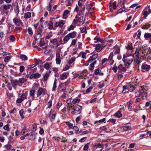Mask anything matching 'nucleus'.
<instances>
[{
    "mask_svg": "<svg viewBox=\"0 0 151 151\" xmlns=\"http://www.w3.org/2000/svg\"><path fill=\"white\" fill-rule=\"evenodd\" d=\"M96 63V60L94 61L93 63H91L90 66L91 67V68H93L94 67V65Z\"/></svg>",
    "mask_w": 151,
    "mask_h": 151,
    "instance_id": "obj_60",
    "label": "nucleus"
},
{
    "mask_svg": "<svg viewBox=\"0 0 151 151\" xmlns=\"http://www.w3.org/2000/svg\"><path fill=\"white\" fill-rule=\"evenodd\" d=\"M133 56H127L125 55H123L122 61L126 63L125 67L127 68H129V66L133 61Z\"/></svg>",
    "mask_w": 151,
    "mask_h": 151,
    "instance_id": "obj_1",
    "label": "nucleus"
},
{
    "mask_svg": "<svg viewBox=\"0 0 151 151\" xmlns=\"http://www.w3.org/2000/svg\"><path fill=\"white\" fill-rule=\"evenodd\" d=\"M27 80V79L24 78H19V82L22 84H23Z\"/></svg>",
    "mask_w": 151,
    "mask_h": 151,
    "instance_id": "obj_28",
    "label": "nucleus"
},
{
    "mask_svg": "<svg viewBox=\"0 0 151 151\" xmlns=\"http://www.w3.org/2000/svg\"><path fill=\"white\" fill-rule=\"evenodd\" d=\"M74 27L73 25H71L68 28V31H70L71 30H73L74 29Z\"/></svg>",
    "mask_w": 151,
    "mask_h": 151,
    "instance_id": "obj_59",
    "label": "nucleus"
},
{
    "mask_svg": "<svg viewBox=\"0 0 151 151\" xmlns=\"http://www.w3.org/2000/svg\"><path fill=\"white\" fill-rule=\"evenodd\" d=\"M10 81H11V83L12 84V87L13 88H15L16 86V84L15 83V82H14V80H13V79H11Z\"/></svg>",
    "mask_w": 151,
    "mask_h": 151,
    "instance_id": "obj_52",
    "label": "nucleus"
},
{
    "mask_svg": "<svg viewBox=\"0 0 151 151\" xmlns=\"http://www.w3.org/2000/svg\"><path fill=\"white\" fill-rule=\"evenodd\" d=\"M134 61L139 64L140 63L139 53L138 51L136 50L135 53L134 54L133 57Z\"/></svg>",
    "mask_w": 151,
    "mask_h": 151,
    "instance_id": "obj_3",
    "label": "nucleus"
},
{
    "mask_svg": "<svg viewBox=\"0 0 151 151\" xmlns=\"http://www.w3.org/2000/svg\"><path fill=\"white\" fill-rule=\"evenodd\" d=\"M95 49L97 52H100L102 50V48H101V45L100 44L96 45Z\"/></svg>",
    "mask_w": 151,
    "mask_h": 151,
    "instance_id": "obj_20",
    "label": "nucleus"
},
{
    "mask_svg": "<svg viewBox=\"0 0 151 151\" xmlns=\"http://www.w3.org/2000/svg\"><path fill=\"white\" fill-rule=\"evenodd\" d=\"M48 25H49V27L48 28L50 29L51 30L52 29H53L54 30L55 29L53 28V23L51 21H50L49 22Z\"/></svg>",
    "mask_w": 151,
    "mask_h": 151,
    "instance_id": "obj_30",
    "label": "nucleus"
},
{
    "mask_svg": "<svg viewBox=\"0 0 151 151\" xmlns=\"http://www.w3.org/2000/svg\"><path fill=\"white\" fill-rule=\"evenodd\" d=\"M26 98V96L24 93L22 94L20 96V98L22 101L25 99Z\"/></svg>",
    "mask_w": 151,
    "mask_h": 151,
    "instance_id": "obj_56",
    "label": "nucleus"
},
{
    "mask_svg": "<svg viewBox=\"0 0 151 151\" xmlns=\"http://www.w3.org/2000/svg\"><path fill=\"white\" fill-rule=\"evenodd\" d=\"M139 90L140 92L141 93H143L144 92H146V89L142 86L140 87Z\"/></svg>",
    "mask_w": 151,
    "mask_h": 151,
    "instance_id": "obj_42",
    "label": "nucleus"
},
{
    "mask_svg": "<svg viewBox=\"0 0 151 151\" xmlns=\"http://www.w3.org/2000/svg\"><path fill=\"white\" fill-rule=\"evenodd\" d=\"M51 3L50 2L49 4V6L47 7V9L48 11H51V7H52V5H51Z\"/></svg>",
    "mask_w": 151,
    "mask_h": 151,
    "instance_id": "obj_57",
    "label": "nucleus"
},
{
    "mask_svg": "<svg viewBox=\"0 0 151 151\" xmlns=\"http://www.w3.org/2000/svg\"><path fill=\"white\" fill-rule=\"evenodd\" d=\"M13 21L15 24L17 26H19L21 24H22L21 20L17 17L13 19Z\"/></svg>",
    "mask_w": 151,
    "mask_h": 151,
    "instance_id": "obj_7",
    "label": "nucleus"
},
{
    "mask_svg": "<svg viewBox=\"0 0 151 151\" xmlns=\"http://www.w3.org/2000/svg\"><path fill=\"white\" fill-rule=\"evenodd\" d=\"M92 89V87H90L86 90V93H88L90 92L91 91Z\"/></svg>",
    "mask_w": 151,
    "mask_h": 151,
    "instance_id": "obj_63",
    "label": "nucleus"
},
{
    "mask_svg": "<svg viewBox=\"0 0 151 151\" xmlns=\"http://www.w3.org/2000/svg\"><path fill=\"white\" fill-rule=\"evenodd\" d=\"M151 25L150 24H145L142 27V28L143 29H147L150 28Z\"/></svg>",
    "mask_w": 151,
    "mask_h": 151,
    "instance_id": "obj_33",
    "label": "nucleus"
},
{
    "mask_svg": "<svg viewBox=\"0 0 151 151\" xmlns=\"http://www.w3.org/2000/svg\"><path fill=\"white\" fill-rule=\"evenodd\" d=\"M41 76L40 74L37 73H32L29 77L30 79H32L33 78H40Z\"/></svg>",
    "mask_w": 151,
    "mask_h": 151,
    "instance_id": "obj_8",
    "label": "nucleus"
},
{
    "mask_svg": "<svg viewBox=\"0 0 151 151\" xmlns=\"http://www.w3.org/2000/svg\"><path fill=\"white\" fill-rule=\"evenodd\" d=\"M9 141L8 142V143H12L14 141V140L13 139V138L11 136L9 137Z\"/></svg>",
    "mask_w": 151,
    "mask_h": 151,
    "instance_id": "obj_47",
    "label": "nucleus"
},
{
    "mask_svg": "<svg viewBox=\"0 0 151 151\" xmlns=\"http://www.w3.org/2000/svg\"><path fill=\"white\" fill-rule=\"evenodd\" d=\"M113 52H111L110 53L109 56V57L108 60L110 61L112 60L113 57Z\"/></svg>",
    "mask_w": 151,
    "mask_h": 151,
    "instance_id": "obj_45",
    "label": "nucleus"
},
{
    "mask_svg": "<svg viewBox=\"0 0 151 151\" xmlns=\"http://www.w3.org/2000/svg\"><path fill=\"white\" fill-rule=\"evenodd\" d=\"M49 76V74L48 73H46L43 77V79L44 81H46L47 80Z\"/></svg>",
    "mask_w": 151,
    "mask_h": 151,
    "instance_id": "obj_39",
    "label": "nucleus"
},
{
    "mask_svg": "<svg viewBox=\"0 0 151 151\" xmlns=\"http://www.w3.org/2000/svg\"><path fill=\"white\" fill-rule=\"evenodd\" d=\"M98 57V54H94L92 56H91L88 60L86 61L88 63H91L92 61L93 62Z\"/></svg>",
    "mask_w": 151,
    "mask_h": 151,
    "instance_id": "obj_4",
    "label": "nucleus"
},
{
    "mask_svg": "<svg viewBox=\"0 0 151 151\" xmlns=\"http://www.w3.org/2000/svg\"><path fill=\"white\" fill-rule=\"evenodd\" d=\"M20 58L23 60H26L27 59V57L25 55H21L20 56Z\"/></svg>",
    "mask_w": 151,
    "mask_h": 151,
    "instance_id": "obj_34",
    "label": "nucleus"
},
{
    "mask_svg": "<svg viewBox=\"0 0 151 151\" xmlns=\"http://www.w3.org/2000/svg\"><path fill=\"white\" fill-rule=\"evenodd\" d=\"M31 14L30 12H28L24 14V18L25 19H28L31 17Z\"/></svg>",
    "mask_w": 151,
    "mask_h": 151,
    "instance_id": "obj_22",
    "label": "nucleus"
},
{
    "mask_svg": "<svg viewBox=\"0 0 151 151\" xmlns=\"http://www.w3.org/2000/svg\"><path fill=\"white\" fill-rule=\"evenodd\" d=\"M125 7L124 5L123 7H122L119 9L117 12V14H119L122 13L123 12L125 11Z\"/></svg>",
    "mask_w": 151,
    "mask_h": 151,
    "instance_id": "obj_27",
    "label": "nucleus"
},
{
    "mask_svg": "<svg viewBox=\"0 0 151 151\" xmlns=\"http://www.w3.org/2000/svg\"><path fill=\"white\" fill-rule=\"evenodd\" d=\"M77 34L76 32L73 31L72 32H71L68 34L70 38H74L76 35Z\"/></svg>",
    "mask_w": 151,
    "mask_h": 151,
    "instance_id": "obj_16",
    "label": "nucleus"
},
{
    "mask_svg": "<svg viewBox=\"0 0 151 151\" xmlns=\"http://www.w3.org/2000/svg\"><path fill=\"white\" fill-rule=\"evenodd\" d=\"M118 68L119 70V72H120L122 73L124 72L126 70V69L124 67H123L122 64H120L118 66Z\"/></svg>",
    "mask_w": 151,
    "mask_h": 151,
    "instance_id": "obj_11",
    "label": "nucleus"
},
{
    "mask_svg": "<svg viewBox=\"0 0 151 151\" xmlns=\"http://www.w3.org/2000/svg\"><path fill=\"white\" fill-rule=\"evenodd\" d=\"M87 137H83L79 141V142H83L85 140H86L87 139Z\"/></svg>",
    "mask_w": 151,
    "mask_h": 151,
    "instance_id": "obj_61",
    "label": "nucleus"
},
{
    "mask_svg": "<svg viewBox=\"0 0 151 151\" xmlns=\"http://www.w3.org/2000/svg\"><path fill=\"white\" fill-rule=\"evenodd\" d=\"M51 63H46L44 65V67L47 70L49 69L50 67H51Z\"/></svg>",
    "mask_w": 151,
    "mask_h": 151,
    "instance_id": "obj_25",
    "label": "nucleus"
},
{
    "mask_svg": "<svg viewBox=\"0 0 151 151\" xmlns=\"http://www.w3.org/2000/svg\"><path fill=\"white\" fill-rule=\"evenodd\" d=\"M37 134V133L32 134L30 135V137L29 138V139L33 140L36 138V135Z\"/></svg>",
    "mask_w": 151,
    "mask_h": 151,
    "instance_id": "obj_19",
    "label": "nucleus"
},
{
    "mask_svg": "<svg viewBox=\"0 0 151 151\" xmlns=\"http://www.w3.org/2000/svg\"><path fill=\"white\" fill-rule=\"evenodd\" d=\"M123 90L122 91V93H125L128 91L129 90V88H127L126 86H124L123 87Z\"/></svg>",
    "mask_w": 151,
    "mask_h": 151,
    "instance_id": "obj_32",
    "label": "nucleus"
},
{
    "mask_svg": "<svg viewBox=\"0 0 151 151\" xmlns=\"http://www.w3.org/2000/svg\"><path fill=\"white\" fill-rule=\"evenodd\" d=\"M12 6L11 4H3L2 6V7L4 9L7 10L9 9Z\"/></svg>",
    "mask_w": 151,
    "mask_h": 151,
    "instance_id": "obj_13",
    "label": "nucleus"
},
{
    "mask_svg": "<svg viewBox=\"0 0 151 151\" xmlns=\"http://www.w3.org/2000/svg\"><path fill=\"white\" fill-rule=\"evenodd\" d=\"M52 101L51 100H50L47 103V105L49 108H50L52 105Z\"/></svg>",
    "mask_w": 151,
    "mask_h": 151,
    "instance_id": "obj_62",
    "label": "nucleus"
},
{
    "mask_svg": "<svg viewBox=\"0 0 151 151\" xmlns=\"http://www.w3.org/2000/svg\"><path fill=\"white\" fill-rule=\"evenodd\" d=\"M80 101V99L78 98H76L75 99H74L72 101V103L73 104H76L77 103H79Z\"/></svg>",
    "mask_w": 151,
    "mask_h": 151,
    "instance_id": "obj_36",
    "label": "nucleus"
},
{
    "mask_svg": "<svg viewBox=\"0 0 151 151\" xmlns=\"http://www.w3.org/2000/svg\"><path fill=\"white\" fill-rule=\"evenodd\" d=\"M70 38L69 36L67 35L63 39V41H64V43H66L68 40Z\"/></svg>",
    "mask_w": 151,
    "mask_h": 151,
    "instance_id": "obj_31",
    "label": "nucleus"
},
{
    "mask_svg": "<svg viewBox=\"0 0 151 151\" xmlns=\"http://www.w3.org/2000/svg\"><path fill=\"white\" fill-rule=\"evenodd\" d=\"M143 93H144L142 95V97L143 99H144L147 98V94L146 92H144Z\"/></svg>",
    "mask_w": 151,
    "mask_h": 151,
    "instance_id": "obj_53",
    "label": "nucleus"
},
{
    "mask_svg": "<svg viewBox=\"0 0 151 151\" xmlns=\"http://www.w3.org/2000/svg\"><path fill=\"white\" fill-rule=\"evenodd\" d=\"M52 32H50L49 34L47 35L45 37V39L49 40L50 38L52 37Z\"/></svg>",
    "mask_w": 151,
    "mask_h": 151,
    "instance_id": "obj_38",
    "label": "nucleus"
},
{
    "mask_svg": "<svg viewBox=\"0 0 151 151\" xmlns=\"http://www.w3.org/2000/svg\"><path fill=\"white\" fill-rule=\"evenodd\" d=\"M50 42L54 45H57V47L59 46L57 39L55 38L51 40L50 41Z\"/></svg>",
    "mask_w": 151,
    "mask_h": 151,
    "instance_id": "obj_17",
    "label": "nucleus"
},
{
    "mask_svg": "<svg viewBox=\"0 0 151 151\" xmlns=\"http://www.w3.org/2000/svg\"><path fill=\"white\" fill-rule=\"evenodd\" d=\"M101 43V48H102V49L107 44V41L106 40H103L102 41Z\"/></svg>",
    "mask_w": 151,
    "mask_h": 151,
    "instance_id": "obj_29",
    "label": "nucleus"
},
{
    "mask_svg": "<svg viewBox=\"0 0 151 151\" xmlns=\"http://www.w3.org/2000/svg\"><path fill=\"white\" fill-rule=\"evenodd\" d=\"M69 13L70 12L68 10H65L63 14V18L64 19H66L67 18V16L68 15Z\"/></svg>",
    "mask_w": 151,
    "mask_h": 151,
    "instance_id": "obj_18",
    "label": "nucleus"
},
{
    "mask_svg": "<svg viewBox=\"0 0 151 151\" xmlns=\"http://www.w3.org/2000/svg\"><path fill=\"white\" fill-rule=\"evenodd\" d=\"M56 61L57 64L60 65L61 62V60L60 59V55L59 53H57L56 55Z\"/></svg>",
    "mask_w": 151,
    "mask_h": 151,
    "instance_id": "obj_12",
    "label": "nucleus"
},
{
    "mask_svg": "<svg viewBox=\"0 0 151 151\" xmlns=\"http://www.w3.org/2000/svg\"><path fill=\"white\" fill-rule=\"evenodd\" d=\"M144 37L145 38L151 37V34L149 33H145L144 35Z\"/></svg>",
    "mask_w": 151,
    "mask_h": 151,
    "instance_id": "obj_43",
    "label": "nucleus"
},
{
    "mask_svg": "<svg viewBox=\"0 0 151 151\" xmlns=\"http://www.w3.org/2000/svg\"><path fill=\"white\" fill-rule=\"evenodd\" d=\"M66 73H64L60 75V79L61 80H63L67 78V76Z\"/></svg>",
    "mask_w": 151,
    "mask_h": 151,
    "instance_id": "obj_23",
    "label": "nucleus"
},
{
    "mask_svg": "<svg viewBox=\"0 0 151 151\" xmlns=\"http://www.w3.org/2000/svg\"><path fill=\"white\" fill-rule=\"evenodd\" d=\"M28 33L30 35H32L33 34L32 30L31 27H29L28 28Z\"/></svg>",
    "mask_w": 151,
    "mask_h": 151,
    "instance_id": "obj_46",
    "label": "nucleus"
},
{
    "mask_svg": "<svg viewBox=\"0 0 151 151\" xmlns=\"http://www.w3.org/2000/svg\"><path fill=\"white\" fill-rule=\"evenodd\" d=\"M24 111L23 109H21L19 111V114L21 116L22 118L23 119L24 118V116L23 115Z\"/></svg>",
    "mask_w": 151,
    "mask_h": 151,
    "instance_id": "obj_40",
    "label": "nucleus"
},
{
    "mask_svg": "<svg viewBox=\"0 0 151 151\" xmlns=\"http://www.w3.org/2000/svg\"><path fill=\"white\" fill-rule=\"evenodd\" d=\"M45 89L39 87L37 93V96L39 97L42 94L44 95L45 93Z\"/></svg>",
    "mask_w": 151,
    "mask_h": 151,
    "instance_id": "obj_5",
    "label": "nucleus"
},
{
    "mask_svg": "<svg viewBox=\"0 0 151 151\" xmlns=\"http://www.w3.org/2000/svg\"><path fill=\"white\" fill-rule=\"evenodd\" d=\"M114 116L118 118H120L122 116V114L120 110L118 111L116 113L114 114Z\"/></svg>",
    "mask_w": 151,
    "mask_h": 151,
    "instance_id": "obj_21",
    "label": "nucleus"
},
{
    "mask_svg": "<svg viewBox=\"0 0 151 151\" xmlns=\"http://www.w3.org/2000/svg\"><path fill=\"white\" fill-rule=\"evenodd\" d=\"M14 12L16 14V16L17 17L18 16V14L19 12V7L18 3L16 2L14 4Z\"/></svg>",
    "mask_w": 151,
    "mask_h": 151,
    "instance_id": "obj_6",
    "label": "nucleus"
},
{
    "mask_svg": "<svg viewBox=\"0 0 151 151\" xmlns=\"http://www.w3.org/2000/svg\"><path fill=\"white\" fill-rule=\"evenodd\" d=\"M9 39L10 41L14 42L15 40V38L14 35H12L10 36Z\"/></svg>",
    "mask_w": 151,
    "mask_h": 151,
    "instance_id": "obj_44",
    "label": "nucleus"
},
{
    "mask_svg": "<svg viewBox=\"0 0 151 151\" xmlns=\"http://www.w3.org/2000/svg\"><path fill=\"white\" fill-rule=\"evenodd\" d=\"M131 129V127L129 126H125L123 127V129L125 131H128Z\"/></svg>",
    "mask_w": 151,
    "mask_h": 151,
    "instance_id": "obj_37",
    "label": "nucleus"
},
{
    "mask_svg": "<svg viewBox=\"0 0 151 151\" xmlns=\"http://www.w3.org/2000/svg\"><path fill=\"white\" fill-rule=\"evenodd\" d=\"M11 57L9 56H7L4 59V62L6 63L8 62V60L10 59Z\"/></svg>",
    "mask_w": 151,
    "mask_h": 151,
    "instance_id": "obj_54",
    "label": "nucleus"
},
{
    "mask_svg": "<svg viewBox=\"0 0 151 151\" xmlns=\"http://www.w3.org/2000/svg\"><path fill=\"white\" fill-rule=\"evenodd\" d=\"M78 16H80V17L76 16L75 17V18L77 19L78 22L81 23L83 22V15H82V14L79 13Z\"/></svg>",
    "mask_w": 151,
    "mask_h": 151,
    "instance_id": "obj_9",
    "label": "nucleus"
},
{
    "mask_svg": "<svg viewBox=\"0 0 151 151\" xmlns=\"http://www.w3.org/2000/svg\"><path fill=\"white\" fill-rule=\"evenodd\" d=\"M151 105V101L147 102L145 104V106L146 107L148 106H149Z\"/></svg>",
    "mask_w": 151,
    "mask_h": 151,
    "instance_id": "obj_64",
    "label": "nucleus"
},
{
    "mask_svg": "<svg viewBox=\"0 0 151 151\" xmlns=\"http://www.w3.org/2000/svg\"><path fill=\"white\" fill-rule=\"evenodd\" d=\"M128 88H129V90L133 91V90L136 89V88L132 85H130L128 87Z\"/></svg>",
    "mask_w": 151,
    "mask_h": 151,
    "instance_id": "obj_35",
    "label": "nucleus"
},
{
    "mask_svg": "<svg viewBox=\"0 0 151 151\" xmlns=\"http://www.w3.org/2000/svg\"><path fill=\"white\" fill-rule=\"evenodd\" d=\"M43 27L42 24H41L38 27V29L37 31L38 34H37V35L39 36V37H41V35L40 33L42 32L43 29Z\"/></svg>",
    "mask_w": 151,
    "mask_h": 151,
    "instance_id": "obj_10",
    "label": "nucleus"
},
{
    "mask_svg": "<svg viewBox=\"0 0 151 151\" xmlns=\"http://www.w3.org/2000/svg\"><path fill=\"white\" fill-rule=\"evenodd\" d=\"M35 93V91L34 90H32L30 91L29 93V95L30 96L32 97V100H33L35 99L34 95Z\"/></svg>",
    "mask_w": 151,
    "mask_h": 151,
    "instance_id": "obj_24",
    "label": "nucleus"
},
{
    "mask_svg": "<svg viewBox=\"0 0 151 151\" xmlns=\"http://www.w3.org/2000/svg\"><path fill=\"white\" fill-rule=\"evenodd\" d=\"M111 6H112L114 10H115L116 9V1H114L112 4Z\"/></svg>",
    "mask_w": 151,
    "mask_h": 151,
    "instance_id": "obj_50",
    "label": "nucleus"
},
{
    "mask_svg": "<svg viewBox=\"0 0 151 151\" xmlns=\"http://www.w3.org/2000/svg\"><path fill=\"white\" fill-rule=\"evenodd\" d=\"M25 68L24 66L22 65L19 67V71L21 73L24 70Z\"/></svg>",
    "mask_w": 151,
    "mask_h": 151,
    "instance_id": "obj_49",
    "label": "nucleus"
},
{
    "mask_svg": "<svg viewBox=\"0 0 151 151\" xmlns=\"http://www.w3.org/2000/svg\"><path fill=\"white\" fill-rule=\"evenodd\" d=\"M57 79L56 78H55L54 81L53 83V86L52 88V91H55L56 90V88L57 87Z\"/></svg>",
    "mask_w": 151,
    "mask_h": 151,
    "instance_id": "obj_15",
    "label": "nucleus"
},
{
    "mask_svg": "<svg viewBox=\"0 0 151 151\" xmlns=\"http://www.w3.org/2000/svg\"><path fill=\"white\" fill-rule=\"evenodd\" d=\"M141 93L140 91L135 92V95L136 97H139L141 95Z\"/></svg>",
    "mask_w": 151,
    "mask_h": 151,
    "instance_id": "obj_58",
    "label": "nucleus"
},
{
    "mask_svg": "<svg viewBox=\"0 0 151 151\" xmlns=\"http://www.w3.org/2000/svg\"><path fill=\"white\" fill-rule=\"evenodd\" d=\"M94 146L95 147H100L102 149V147H103V145H101L100 143H96L95 144Z\"/></svg>",
    "mask_w": 151,
    "mask_h": 151,
    "instance_id": "obj_55",
    "label": "nucleus"
},
{
    "mask_svg": "<svg viewBox=\"0 0 151 151\" xmlns=\"http://www.w3.org/2000/svg\"><path fill=\"white\" fill-rule=\"evenodd\" d=\"M150 66L147 64L142 65V70H145V71H148L150 70Z\"/></svg>",
    "mask_w": 151,
    "mask_h": 151,
    "instance_id": "obj_14",
    "label": "nucleus"
},
{
    "mask_svg": "<svg viewBox=\"0 0 151 151\" xmlns=\"http://www.w3.org/2000/svg\"><path fill=\"white\" fill-rule=\"evenodd\" d=\"M33 128L32 131L33 132H35L36 131L37 129V126L36 124H34L32 125Z\"/></svg>",
    "mask_w": 151,
    "mask_h": 151,
    "instance_id": "obj_51",
    "label": "nucleus"
},
{
    "mask_svg": "<svg viewBox=\"0 0 151 151\" xmlns=\"http://www.w3.org/2000/svg\"><path fill=\"white\" fill-rule=\"evenodd\" d=\"M94 40H96L97 41V42H102V41H103V40H103L102 39H100L98 37H95L94 39Z\"/></svg>",
    "mask_w": 151,
    "mask_h": 151,
    "instance_id": "obj_48",
    "label": "nucleus"
},
{
    "mask_svg": "<svg viewBox=\"0 0 151 151\" xmlns=\"http://www.w3.org/2000/svg\"><path fill=\"white\" fill-rule=\"evenodd\" d=\"M9 126V125L8 124H6L4 127L3 129L4 130H6L8 131H9L10 130Z\"/></svg>",
    "mask_w": 151,
    "mask_h": 151,
    "instance_id": "obj_41",
    "label": "nucleus"
},
{
    "mask_svg": "<svg viewBox=\"0 0 151 151\" xmlns=\"http://www.w3.org/2000/svg\"><path fill=\"white\" fill-rule=\"evenodd\" d=\"M65 21H63L62 20H61L58 22L59 24V26L60 27L62 28L64 24L65 23Z\"/></svg>",
    "mask_w": 151,
    "mask_h": 151,
    "instance_id": "obj_26",
    "label": "nucleus"
},
{
    "mask_svg": "<svg viewBox=\"0 0 151 151\" xmlns=\"http://www.w3.org/2000/svg\"><path fill=\"white\" fill-rule=\"evenodd\" d=\"M82 107L81 106L77 104L75 107L73 108V111L71 113L72 115L78 114H80L81 112Z\"/></svg>",
    "mask_w": 151,
    "mask_h": 151,
    "instance_id": "obj_2",
    "label": "nucleus"
}]
</instances>
